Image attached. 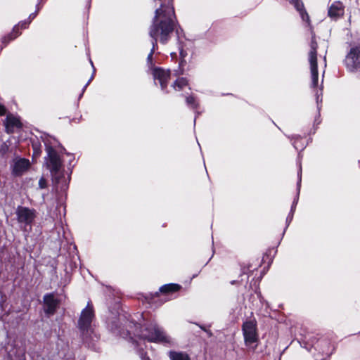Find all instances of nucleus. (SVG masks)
<instances>
[{
    "instance_id": "obj_1",
    "label": "nucleus",
    "mask_w": 360,
    "mask_h": 360,
    "mask_svg": "<svg viewBox=\"0 0 360 360\" xmlns=\"http://www.w3.org/2000/svg\"><path fill=\"white\" fill-rule=\"evenodd\" d=\"M174 11L169 4L156 10L155 16L150 30V35L156 41L159 37L162 42L167 40L174 30Z\"/></svg>"
},
{
    "instance_id": "obj_2",
    "label": "nucleus",
    "mask_w": 360,
    "mask_h": 360,
    "mask_svg": "<svg viewBox=\"0 0 360 360\" xmlns=\"http://www.w3.org/2000/svg\"><path fill=\"white\" fill-rule=\"evenodd\" d=\"M243 333L246 345L257 342L258 340L257 321L251 320L245 322L243 325Z\"/></svg>"
},
{
    "instance_id": "obj_3",
    "label": "nucleus",
    "mask_w": 360,
    "mask_h": 360,
    "mask_svg": "<svg viewBox=\"0 0 360 360\" xmlns=\"http://www.w3.org/2000/svg\"><path fill=\"white\" fill-rule=\"evenodd\" d=\"M16 216L19 223L30 224L36 217V212L34 210L19 207L16 210Z\"/></svg>"
},
{
    "instance_id": "obj_4",
    "label": "nucleus",
    "mask_w": 360,
    "mask_h": 360,
    "mask_svg": "<svg viewBox=\"0 0 360 360\" xmlns=\"http://www.w3.org/2000/svg\"><path fill=\"white\" fill-rule=\"evenodd\" d=\"M47 157L46 158V165L51 172H57L61 162L57 153L51 148H46Z\"/></svg>"
},
{
    "instance_id": "obj_5",
    "label": "nucleus",
    "mask_w": 360,
    "mask_h": 360,
    "mask_svg": "<svg viewBox=\"0 0 360 360\" xmlns=\"http://www.w3.org/2000/svg\"><path fill=\"white\" fill-rule=\"evenodd\" d=\"M346 65L350 71L360 67V47L352 48L346 58Z\"/></svg>"
},
{
    "instance_id": "obj_6",
    "label": "nucleus",
    "mask_w": 360,
    "mask_h": 360,
    "mask_svg": "<svg viewBox=\"0 0 360 360\" xmlns=\"http://www.w3.org/2000/svg\"><path fill=\"white\" fill-rule=\"evenodd\" d=\"M31 166L30 162L25 158H15L12 164V173L15 176H21L27 172Z\"/></svg>"
},
{
    "instance_id": "obj_7",
    "label": "nucleus",
    "mask_w": 360,
    "mask_h": 360,
    "mask_svg": "<svg viewBox=\"0 0 360 360\" xmlns=\"http://www.w3.org/2000/svg\"><path fill=\"white\" fill-rule=\"evenodd\" d=\"M309 60L311 66V73L312 81L314 85H316L318 81V70L316 62V44L311 42V50L309 52Z\"/></svg>"
},
{
    "instance_id": "obj_8",
    "label": "nucleus",
    "mask_w": 360,
    "mask_h": 360,
    "mask_svg": "<svg viewBox=\"0 0 360 360\" xmlns=\"http://www.w3.org/2000/svg\"><path fill=\"white\" fill-rule=\"evenodd\" d=\"M144 338L151 342H167L169 338L165 333L157 327H153L150 329V331H148L146 333L143 334Z\"/></svg>"
},
{
    "instance_id": "obj_9",
    "label": "nucleus",
    "mask_w": 360,
    "mask_h": 360,
    "mask_svg": "<svg viewBox=\"0 0 360 360\" xmlns=\"http://www.w3.org/2000/svg\"><path fill=\"white\" fill-rule=\"evenodd\" d=\"M4 125L6 131L8 133H12L15 129H18L21 127V123L18 117L11 114H8L4 121Z\"/></svg>"
},
{
    "instance_id": "obj_10",
    "label": "nucleus",
    "mask_w": 360,
    "mask_h": 360,
    "mask_svg": "<svg viewBox=\"0 0 360 360\" xmlns=\"http://www.w3.org/2000/svg\"><path fill=\"white\" fill-rule=\"evenodd\" d=\"M44 311L48 314H53L58 306V302L52 295H46L44 297Z\"/></svg>"
},
{
    "instance_id": "obj_11",
    "label": "nucleus",
    "mask_w": 360,
    "mask_h": 360,
    "mask_svg": "<svg viewBox=\"0 0 360 360\" xmlns=\"http://www.w3.org/2000/svg\"><path fill=\"white\" fill-rule=\"evenodd\" d=\"M94 316L93 310L91 307H87L84 309L81 314L79 319V325L82 328H86L91 323Z\"/></svg>"
},
{
    "instance_id": "obj_12",
    "label": "nucleus",
    "mask_w": 360,
    "mask_h": 360,
    "mask_svg": "<svg viewBox=\"0 0 360 360\" xmlns=\"http://www.w3.org/2000/svg\"><path fill=\"white\" fill-rule=\"evenodd\" d=\"M344 13V7L340 2L333 3L329 8L328 15L333 19L342 16Z\"/></svg>"
},
{
    "instance_id": "obj_13",
    "label": "nucleus",
    "mask_w": 360,
    "mask_h": 360,
    "mask_svg": "<svg viewBox=\"0 0 360 360\" xmlns=\"http://www.w3.org/2000/svg\"><path fill=\"white\" fill-rule=\"evenodd\" d=\"M153 76L155 79L159 80L161 86L164 88L167 81L169 78V73L168 71L157 68L153 71Z\"/></svg>"
},
{
    "instance_id": "obj_14",
    "label": "nucleus",
    "mask_w": 360,
    "mask_h": 360,
    "mask_svg": "<svg viewBox=\"0 0 360 360\" xmlns=\"http://www.w3.org/2000/svg\"><path fill=\"white\" fill-rule=\"evenodd\" d=\"M169 356L171 360H189L187 354L180 352H170Z\"/></svg>"
},
{
    "instance_id": "obj_15",
    "label": "nucleus",
    "mask_w": 360,
    "mask_h": 360,
    "mask_svg": "<svg viewBox=\"0 0 360 360\" xmlns=\"http://www.w3.org/2000/svg\"><path fill=\"white\" fill-rule=\"evenodd\" d=\"M179 285L177 284H167L162 286L160 288V291L162 292H176L179 290Z\"/></svg>"
},
{
    "instance_id": "obj_16",
    "label": "nucleus",
    "mask_w": 360,
    "mask_h": 360,
    "mask_svg": "<svg viewBox=\"0 0 360 360\" xmlns=\"http://www.w3.org/2000/svg\"><path fill=\"white\" fill-rule=\"evenodd\" d=\"M289 1H290L293 2V3L295 4V6H296L297 9L298 11H300V12H301V15H302V19H303V20H307H307H309V16H308V15H307V13H304L302 11V4H300L297 1V0H289Z\"/></svg>"
},
{
    "instance_id": "obj_17",
    "label": "nucleus",
    "mask_w": 360,
    "mask_h": 360,
    "mask_svg": "<svg viewBox=\"0 0 360 360\" xmlns=\"http://www.w3.org/2000/svg\"><path fill=\"white\" fill-rule=\"evenodd\" d=\"M186 85H187V81L184 78H180L176 80L174 86L176 89V87H178V89H181Z\"/></svg>"
},
{
    "instance_id": "obj_18",
    "label": "nucleus",
    "mask_w": 360,
    "mask_h": 360,
    "mask_svg": "<svg viewBox=\"0 0 360 360\" xmlns=\"http://www.w3.org/2000/svg\"><path fill=\"white\" fill-rule=\"evenodd\" d=\"M39 186L40 188H44L46 186V181L44 178H41L39 181Z\"/></svg>"
},
{
    "instance_id": "obj_19",
    "label": "nucleus",
    "mask_w": 360,
    "mask_h": 360,
    "mask_svg": "<svg viewBox=\"0 0 360 360\" xmlns=\"http://www.w3.org/2000/svg\"><path fill=\"white\" fill-rule=\"evenodd\" d=\"M6 112V108L4 105H0V116L5 115Z\"/></svg>"
},
{
    "instance_id": "obj_20",
    "label": "nucleus",
    "mask_w": 360,
    "mask_h": 360,
    "mask_svg": "<svg viewBox=\"0 0 360 360\" xmlns=\"http://www.w3.org/2000/svg\"><path fill=\"white\" fill-rule=\"evenodd\" d=\"M34 154L36 155H38L39 154V152L37 150V148H34Z\"/></svg>"
},
{
    "instance_id": "obj_21",
    "label": "nucleus",
    "mask_w": 360,
    "mask_h": 360,
    "mask_svg": "<svg viewBox=\"0 0 360 360\" xmlns=\"http://www.w3.org/2000/svg\"><path fill=\"white\" fill-rule=\"evenodd\" d=\"M187 101H188V103H191V102L190 98H187Z\"/></svg>"
}]
</instances>
